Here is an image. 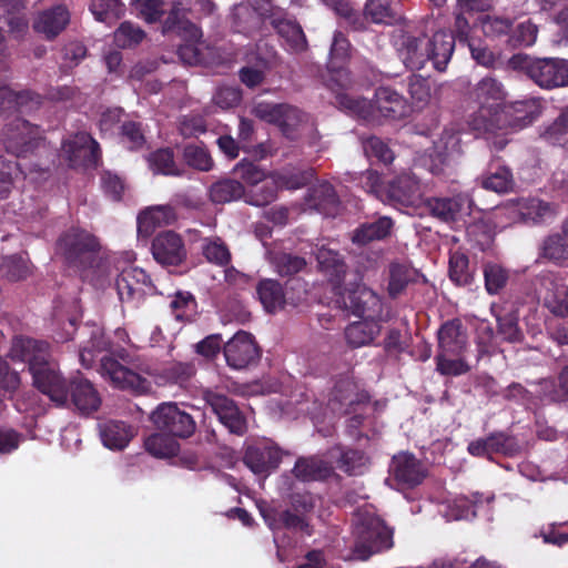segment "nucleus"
<instances>
[{"label":"nucleus","instance_id":"1","mask_svg":"<svg viewBox=\"0 0 568 568\" xmlns=\"http://www.w3.org/2000/svg\"><path fill=\"white\" fill-rule=\"evenodd\" d=\"M9 357L14 362L27 363L34 387L58 406L71 402L82 415H90L100 408L101 396L89 379L81 375L65 379L60 375L48 343L17 336L12 339Z\"/></svg>","mask_w":568,"mask_h":568},{"label":"nucleus","instance_id":"2","mask_svg":"<svg viewBox=\"0 0 568 568\" xmlns=\"http://www.w3.org/2000/svg\"><path fill=\"white\" fill-rule=\"evenodd\" d=\"M316 260L320 271L337 291L338 305L362 318L346 327L347 343L353 347L369 344L379 333V297L365 285L356 283L357 275L347 273V266L338 251H317Z\"/></svg>","mask_w":568,"mask_h":568},{"label":"nucleus","instance_id":"3","mask_svg":"<svg viewBox=\"0 0 568 568\" xmlns=\"http://www.w3.org/2000/svg\"><path fill=\"white\" fill-rule=\"evenodd\" d=\"M424 28L415 31H402L396 38L398 55L405 67L412 71L422 70L432 62L437 71H445L455 50V38L448 31L439 29L428 36Z\"/></svg>","mask_w":568,"mask_h":568},{"label":"nucleus","instance_id":"4","mask_svg":"<svg viewBox=\"0 0 568 568\" xmlns=\"http://www.w3.org/2000/svg\"><path fill=\"white\" fill-rule=\"evenodd\" d=\"M354 547L351 559L366 560L373 554L393 547V530L372 507L356 511L353 520Z\"/></svg>","mask_w":568,"mask_h":568},{"label":"nucleus","instance_id":"5","mask_svg":"<svg viewBox=\"0 0 568 568\" xmlns=\"http://www.w3.org/2000/svg\"><path fill=\"white\" fill-rule=\"evenodd\" d=\"M467 121L468 128L476 136L494 134L498 131L519 130L529 125L534 115L525 111V102H515L506 110H490L488 106L477 105Z\"/></svg>","mask_w":568,"mask_h":568},{"label":"nucleus","instance_id":"6","mask_svg":"<svg viewBox=\"0 0 568 568\" xmlns=\"http://www.w3.org/2000/svg\"><path fill=\"white\" fill-rule=\"evenodd\" d=\"M511 61L542 89L568 87V61L565 59L514 55Z\"/></svg>","mask_w":568,"mask_h":568},{"label":"nucleus","instance_id":"7","mask_svg":"<svg viewBox=\"0 0 568 568\" xmlns=\"http://www.w3.org/2000/svg\"><path fill=\"white\" fill-rule=\"evenodd\" d=\"M42 142L40 128L21 118H14L2 131L3 146L16 158L32 154Z\"/></svg>","mask_w":568,"mask_h":568},{"label":"nucleus","instance_id":"8","mask_svg":"<svg viewBox=\"0 0 568 568\" xmlns=\"http://www.w3.org/2000/svg\"><path fill=\"white\" fill-rule=\"evenodd\" d=\"M383 202L397 209H416L423 202L419 179L412 172H403L386 182Z\"/></svg>","mask_w":568,"mask_h":568},{"label":"nucleus","instance_id":"9","mask_svg":"<svg viewBox=\"0 0 568 568\" xmlns=\"http://www.w3.org/2000/svg\"><path fill=\"white\" fill-rule=\"evenodd\" d=\"M61 150L70 168L97 165L101 159L100 144L87 132L63 140Z\"/></svg>","mask_w":568,"mask_h":568},{"label":"nucleus","instance_id":"10","mask_svg":"<svg viewBox=\"0 0 568 568\" xmlns=\"http://www.w3.org/2000/svg\"><path fill=\"white\" fill-rule=\"evenodd\" d=\"M154 425L175 437H189L194 433L193 418L172 403L161 404L152 414Z\"/></svg>","mask_w":568,"mask_h":568},{"label":"nucleus","instance_id":"11","mask_svg":"<svg viewBox=\"0 0 568 568\" xmlns=\"http://www.w3.org/2000/svg\"><path fill=\"white\" fill-rule=\"evenodd\" d=\"M206 403L212 407L220 422L231 432L243 435L246 430V420L234 404L226 396L206 390L204 393Z\"/></svg>","mask_w":568,"mask_h":568},{"label":"nucleus","instance_id":"12","mask_svg":"<svg viewBox=\"0 0 568 568\" xmlns=\"http://www.w3.org/2000/svg\"><path fill=\"white\" fill-rule=\"evenodd\" d=\"M100 371L102 376L109 379L115 387L130 388L136 392H144L149 387L146 381L141 375L111 356H105L101 359Z\"/></svg>","mask_w":568,"mask_h":568},{"label":"nucleus","instance_id":"13","mask_svg":"<svg viewBox=\"0 0 568 568\" xmlns=\"http://www.w3.org/2000/svg\"><path fill=\"white\" fill-rule=\"evenodd\" d=\"M224 356L230 367L242 369L257 358L258 352L253 336L237 332L224 346Z\"/></svg>","mask_w":568,"mask_h":568},{"label":"nucleus","instance_id":"14","mask_svg":"<svg viewBox=\"0 0 568 568\" xmlns=\"http://www.w3.org/2000/svg\"><path fill=\"white\" fill-rule=\"evenodd\" d=\"M282 459L281 449L272 443H261L247 447L244 464L256 475L267 476L277 468Z\"/></svg>","mask_w":568,"mask_h":568},{"label":"nucleus","instance_id":"15","mask_svg":"<svg viewBox=\"0 0 568 568\" xmlns=\"http://www.w3.org/2000/svg\"><path fill=\"white\" fill-rule=\"evenodd\" d=\"M329 57L335 72L327 82V87L337 91L349 83L348 72L343 68V64L351 57V42L342 31H335L334 33Z\"/></svg>","mask_w":568,"mask_h":568},{"label":"nucleus","instance_id":"16","mask_svg":"<svg viewBox=\"0 0 568 568\" xmlns=\"http://www.w3.org/2000/svg\"><path fill=\"white\" fill-rule=\"evenodd\" d=\"M473 201L469 195L459 193L452 197H433L427 205L432 214L442 221L454 222L470 214Z\"/></svg>","mask_w":568,"mask_h":568},{"label":"nucleus","instance_id":"17","mask_svg":"<svg viewBox=\"0 0 568 568\" xmlns=\"http://www.w3.org/2000/svg\"><path fill=\"white\" fill-rule=\"evenodd\" d=\"M305 205L325 216H335L339 207V197L335 187L327 181L312 185L304 197Z\"/></svg>","mask_w":568,"mask_h":568},{"label":"nucleus","instance_id":"18","mask_svg":"<svg viewBox=\"0 0 568 568\" xmlns=\"http://www.w3.org/2000/svg\"><path fill=\"white\" fill-rule=\"evenodd\" d=\"M176 220L175 209L171 205H156L143 210L136 219L139 239L150 237L162 225H170Z\"/></svg>","mask_w":568,"mask_h":568},{"label":"nucleus","instance_id":"19","mask_svg":"<svg viewBox=\"0 0 568 568\" xmlns=\"http://www.w3.org/2000/svg\"><path fill=\"white\" fill-rule=\"evenodd\" d=\"M70 13L64 6H54L42 11L33 22V29L47 40L55 39L69 24Z\"/></svg>","mask_w":568,"mask_h":568},{"label":"nucleus","instance_id":"20","mask_svg":"<svg viewBox=\"0 0 568 568\" xmlns=\"http://www.w3.org/2000/svg\"><path fill=\"white\" fill-rule=\"evenodd\" d=\"M515 206L520 220L528 224L545 223L558 214L556 204L538 197H520Z\"/></svg>","mask_w":568,"mask_h":568},{"label":"nucleus","instance_id":"21","mask_svg":"<svg viewBox=\"0 0 568 568\" xmlns=\"http://www.w3.org/2000/svg\"><path fill=\"white\" fill-rule=\"evenodd\" d=\"M471 99L477 105L488 106L490 110H506V93L503 84L491 77L483 78L473 89Z\"/></svg>","mask_w":568,"mask_h":568},{"label":"nucleus","instance_id":"22","mask_svg":"<svg viewBox=\"0 0 568 568\" xmlns=\"http://www.w3.org/2000/svg\"><path fill=\"white\" fill-rule=\"evenodd\" d=\"M374 104L381 115L397 120L406 116L409 111L406 99L389 87H379L374 94Z\"/></svg>","mask_w":568,"mask_h":568},{"label":"nucleus","instance_id":"23","mask_svg":"<svg viewBox=\"0 0 568 568\" xmlns=\"http://www.w3.org/2000/svg\"><path fill=\"white\" fill-rule=\"evenodd\" d=\"M392 471L396 480L407 486L420 484L426 476L425 466L406 453L393 457Z\"/></svg>","mask_w":568,"mask_h":568},{"label":"nucleus","instance_id":"24","mask_svg":"<svg viewBox=\"0 0 568 568\" xmlns=\"http://www.w3.org/2000/svg\"><path fill=\"white\" fill-rule=\"evenodd\" d=\"M393 225L392 219L387 216L362 223L353 231L352 242L356 245L364 246L375 241H382L390 235Z\"/></svg>","mask_w":568,"mask_h":568},{"label":"nucleus","instance_id":"25","mask_svg":"<svg viewBox=\"0 0 568 568\" xmlns=\"http://www.w3.org/2000/svg\"><path fill=\"white\" fill-rule=\"evenodd\" d=\"M164 34L175 33L189 40L201 37L200 29L186 18V12L180 4H174L162 24Z\"/></svg>","mask_w":568,"mask_h":568},{"label":"nucleus","instance_id":"26","mask_svg":"<svg viewBox=\"0 0 568 568\" xmlns=\"http://www.w3.org/2000/svg\"><path fill=\"white\" fill-rule=\"evenodd\" d=\"M439 352L445 354H464L467 346V338L458 322H447L442 325L438 332Z\"/></svg>","mask_w":568,"mask_h":568},{"label":"nucleus","instance_id":"27","mask_svg":"<svg viewBox=\"0 0 568 568\" xmlns=\"http://www.w3.org/2000/svg\"><path fill=\"white\" fill-rule=\"evenodd\" d=\"M103 445L110 449H123L134 435L131 426L123 422H108L100 428Z\"/></svg>","mask_w":568,"mask_h":568},{"label":"nucleus","instance_id":"28","mask_svg":"<svg viewBox=\"0 0 568 568\" xmlns=\"http://www.w3.org/2000/svg\"><path fill=\"white\" fill-rule=\"evenodd\" d=\"M245 193L244 185L235 179H221L209 187V197L215 204H225L237 201Z\"/></svg>","mask_w":568,"mask_h":568},{"label":"nucleus","instance_id":"29","mask_svg":"<svg viewBox=\"0 0 568 568\" xmlns=\"http://www.w3.org/2000/svg\"><path fill=\"white\" fill-rule=\"evenodd\" d=\"M58 248H101L97 236L78 226H71L58 239Z\"/></svg>","mask_w":568,"mask_h":568},{"label":"nucleus","instance_id":"30","mask_svg":"<svg viewBox=\"0 0 568 568\" xmlns=\"http://www.w3.org/2000/svg\"><path fill=\"white\" fill-rule=\"evenodd\" d=\"M332 466L317 457L300 458L294 467V474L304 481L321 480L328 477Z\"/></svg>","mask_w":568,"mask_h":568},{"label":"nucleus","instance_id":"31","mask_svg":"<svg viewBox=\"0 0 568 568\" xmlns=\"http://www.w3.org/2000/svg\"><path fill=\"white\" fill-rule=\"evenodd\" d=\"M150 170L154 174L180 176L182 170L178 166L174 160V152L170 148H161L151 152L148 156Z\"/></svg>","mask_w":568,"mask_h":568},{"label":"nucleus","instance_id":"32","mask_svg":"<svg viewBox=\"0 0 568 568\" xmlns=\"http://www.w3.org/2000/svg\"><path fill=\"white\" fill-rule=\"evenodd\" d=\"M393 0H366L363 19L376 24H392L396 13L392 7Z\"/></svg>","mask_w":568,"mask_h":568},{"label":"nucleus","instance_id":"33","mask_svg":"<svg viewBox=\"0 0 568 568\" xmlns=\"http://www.w3.org/2000/svg\"><path fill=\"white\" fill-rule=\"evenodd\" d=\"M257 295L263 307L274 313L284 305V293L281 285L273 280H264L257 286Z\"/></svg>","mask_w":568,"mask_h":568},{"label":"nucleus","instance_id":"34","mask_svg":"<svg viewBox=\"0 0 568 568\" xmlns=\"http://www.w3.org/2000/svg\"><path fill=\"white\" fill-rule=\"evenodd\" d=\"M90 10L98 21L111 26L124 14L125 6L121 0H92Z\"/></svg>","mask_w":568,"mask_h":568},{"label":"nucleus","instance_id":"35","mask_svg":"<svg viewBox=\"0 0 568 568\" xmlns=\"http://www.w3.org/2000/svg\"><path fill=\"white\" fill-rule=\"evenodd\" d=\"M267 260L280 275L297 273L306 264L304 258L287 251H268Z\"/></svg>","mask_w":568,"mask_h":568},{"label":"nucleus","instance_id":"36","mask_svg":"<svg viewBox=\"0 0 568 568\" xmlns=\"http://www.w3.org/2000/svg\"><path fill=\"white\" fill-rule=\"evenodd\" d=\"M477 500L470 501L467 497H456L442 505L440 514L450 520L470 519L476 516L475 506Z\"/></svg>","mask_w":568,"mask_h":568},{"label":"nucleus","instance_id":"37","mask_svg":"<svg viewBox=\"0 0 568 568\" xmlns=\"http://www.w3.org/2000/svg\"><path fill=\"white\" fill-rule=\"evenodd\" d=\"M272 24L276 32L288 42L292 49L304 50L306 48V37L297 22L287 19H274Z\"/></svg>","mask_w":568,"mask_h":568},{"label":"nucleus","instance_id":"38","mask_svg":"<svg viewBox=\"0 0 568 568\" xmlns=\"http://www.w3.org/2000/svg\"><path fill=\"white\" fill-rule=\"evenodd\" d=\"M494 226L483 220L470 223L466 229V236L471 248H489L495 240Z\"/></svg>","mask_w":568,"mask_h":568},{"label":"nucleus","instance_id":"39","mask_svg":"<svg viewBox=\"0 0 568 568\" xmlns=\"http://www.w3.org/2000/svg\"><path fill=\"white\" fill-rule=\"evenodd\" d=\"M480 185L488 191L507 193L514 186L513 173L506 166H498L496 171H489L486 175L481 176Z\"/></svg>","mask_w":568,"mask_h":568},{"label":"nucleus","instance_id":"40","mask_svg":"<svg viewBox=\"0 0 568 568\" xmlns=\"http://www.w3.org/2000/svg\"><path fill=\"white\" fill-rule=\"evenodd\" d=\"M183 160L192 169L209 172L214 166V161L204 145L186 144L183 149Z\"/></svg>","mask_w":568,"mask_h":568},{"label":"nucleus","instance_id":"41","mask_svg":"<svg viewBox=\"0 0 568 568\" xmlns=\"http://www.w3.org/2000/svg\"><path fill=\"white\" fill-rule=\"evenodd\" d=\"M145 448L151 455L165 458L179 452V443L169 434H153L146 438Z\"/></svg>","mask_w":568,"mask_h":568},{"label":"nucleus","instance_id":"42","mask_svg":"<svg viewBox=\"0 0 568 568\" xmlns=\"http://www.w3.org/2000/svg\"><path fill=\"white\" fill-rule=\"evenodd\" d=\"M306 120L307 114L305 112L296 106L284 103L278 128L286 138L293 140L295 139L297 128Z\"/></svg>","mask_w":568,"mask_h":568},{"label":"nucleus","instance_id":"43","mask_svg":"<svg viewBox=\"0 0 568 568\" xmlns=\"http://www.w3.org/2000/svg\"><path fill=\"white\" fill-rule=\"evenodd\" d=\"M356 385L351 381H342L338 383L334 390V398L329 400V407L332 410H336V406L341 407L347 405V407H353L355 404L361 405L363 399L366 396L361 395V397L355 394Z\"/></svg>","mask_w":568,"mask_h":568},{"label":"nucleus","instance_id":"44","mask_svg":"<svg viewBox=\"0 0 568 568\" xmlns=\"http://www.w3.org/2000/svg\"><path fill=\"white\" fill-rule=\"evenodd\" d=\"M120 140L130 151L142 149L146 143L142 123L124 121L120 126Z\"/></svg>","mask_w":568,"mask_h":568},{"label":"nucleus","instance_id":"45","mask_svg":"<svg viewBox=\"0 0 568 568\" xmlns=\"http://www.w3.org/2000/svg\"><path fill=\"white\" fill-rule=\"evenodd\" d=\"M551 286L544 296L545 306L555 315L568 316V288L557 284Z\"/></svg>","mask_w":568,"mask_h":568},{"label":"nucleus","instance_id":"46","mask_svg":"<svg viewBox=\"0 0 568 568\" xmlns=\"http://www.w3.org/2000/svg\"><path fill=\"white\" fill-rule=\"evenodd\" d=\"M145 37V32L129 21L122 22L114 32V43L116 47L126 49L138 45Z\"/></svg>","mask_w":568,"mask_h":568},{"label":"nucleus","instance_id":"47","mask_svg":"<svg viewBox=\"0 0 568 568\" xmlns=\"http://www.w3.org/2000/svg\"><path fill=\"white\" fill-rule=\"evenodd\" d=\"M362 144L367 158L375 159L376 161L384 164H389L393 162L394 152L381 138L371 135L363 139Z\"/></svg>","mask_w":568,"mask_h":568},{"label":"nucleus","instance_id":"48","mask_svg":"<svg viewBox=\"0 0 568 568\" xmlns=\"http://www.w3.org/2000/svg\"><path fill=\"white\" fill-rule=\"evenodd\" d=\"M538 29L530 21L519 23L510 31L508 37V44L513 48H527L531 47L537 39Z\"/></svg>","mask_w":568,"mask_h":568},{"label":"nucleus","instance_id":"49","mask_svg":"<svg viewBox=\"0 0 568 568\" xmlns=\"http://www.w3.org/2000/svg\"><path fill=\"white\" fill-rule=\"evenodd\" d=\"M170 305L178 321H192L196 313V302L189 292L176 293Z\"/></svg>","mask_w":568,"mask_h":568},{"label":"nucleus","instance_id":"50","mask_svg":"<svg viewBox=\"0 0 568 568\" xmlns=\"http://www.w3.org/2000/svg\"><path fill=\"white\" fill-rule=\"evenodd\" d=\"M21 9V0H0V19H4L12 31H22L27 28L24 19L18 16Z\"/></svg>","mask_w":568,"mask_h":568},{"label":"nucleus","instance_id":"51","mask_svg":"<svg viewBox=\"0 0 568 568\" xmlns=\"http://www.w3.org/2000/svg\"><path fill=\"white\" fill-rule=\"evenodd\" d=\"M437 371L442 375L457 376L469 371V366L464 361L463 355L438 353L436 356Z\"/></svg>","mask_w":568,"mask_h":568},{"label":"nucleus","instance_id":"52","mask_svg":"<svg viewBox=\"0 0 568 568\" xmlns=\"http://www.w3.org/2000/svg\"><path fill=\"white\" fill-rule=\"evenodd\" d=\"M449 276L458 285H466L470 281L468 258L463 251H454L449 257Z\"/></svg>","mask_w":568,"mask_h":568},{"label":"nucleus","instance_id":"53","mask_svg":"<svg viewBox=\"0 0 568 568\" xmlns=\"http://www.w3.org/2000/svg\"><path fill=\"white\" fill-rule=\"evenodd\" d=\"M483 31L486 37L499 39L510 34L514 21L510 18L487 16L481 22Z\"/></svg>","mask_w":568,"mask_h":568},{"label":"nucleus","instance_id":"54","mask_svg":"<svg viewBox=\"0 0 568 568\" xmlns=\"http://www.w3.org/2000/svg\"><path fill=\"white\" fill-rule=\"evenodd\" d=\"M326 6L344 18L354 30L365 28L362 14L353 8L349 0H332Z\"/></svg>","mask_w":568,"mask_h":568},{"label":"nucleus","instance_id":"55","mask_svg":"<svg viewBox=\"0 0 568 568\" xmlns=\"http://www.w3.org/2000/svg\"><path fill=\"white\" fill-rule=\"evenodd\" d=\"M207 131L206 120L201 114H186L180 119L179 132L185 138H197Z\"/></svg>","mask_w":568,"mask_h":568},{"label":"nucleus","instance_id":"56","mask_svg":"<svg viewBox=\"0 0 568 568\" xmlns=\"http://www.w3.org/2000/svg\"><path fill=\"white\" fill-rule=\"evenodd\" d=\"M18 172H21V168L16 160H7L0 155V199L7 197L13 176Z\"/></svg>","mask_w":568,"mask_h":568},{"label":"nucleus","instance_id":"57","mask_svg":"<svg viewBox=\"0 0 568 568\" xmlns=\"http://www.w3.org/2000/svg\"><path fill=\"white\" fill-rule=\"evenodd\" d=\"M213 100L223 110L235 108L242 101V90L239 87L222 85L216 90Z\"/></svg>","mask_w":568,"mask_h":568},{"label":"nucleus","instance_id":"58","mask_svg":"<svg viewBox=\"0 0 568 568\" xmlns=\"http://www.w3.org/2000/svg\"><path fill=\"white\" fill-rule=\"evenodd\" d=\"M20 384L19 373L13 371L8 363L0 361V390L11 398L20 387Z\"/></svg>","mask_w":568,"mask_h":568},{"label":"nucleus","instance_id":"59","mask_svg":"<svg viewBox=\"0 0 568 568\" xmlns=\"http://www.w3.org/2000/svg\"><path fill=\"white\" fill-rule=\"evenodd\" d=\"M368 464V458L359 450H346L341 456V467L352 474H362Z\"/></svg>","mask_w":568,"mask_h":568},{"label":"nucleus","instance_id":"60","mask_svg":"<svg viewBox=\"0 0 568 568\" xmlns=\"http://www.w3.org/2000/svg\"><path fill=\"white\" fill-rule=\"evenodd\" d=\"M568 126L558 115L541 133V139L551 145L564 146L567 142Z\"/></svg>","mask_w":568,"mask_h":568},{"label":"nucleus","instance_id":"61","mask_svg":"<svg viewBox=\"0 0 568 568\" xmlns=\"http://www.w3.org/2000/svg\"><path fill=\"white\" fill-rule=\"evenodd\" d=\"M1 270L12 281L22 280L30 273L29 262L22 255H13Z\"/></svg>","mask_w":568,"mask_h":568},{"label":"nucleus","instance_id":"62","mask_svg":"<svg viewBox=\"0 0 568 568\" xmlns=\"http://www.w3.org/2000/svg\"><path fill=\"white\" fill-rule=\"evenodd\" d=\"M486 290L489 294L497 293L507 281L505 270L496 264L487 265L484 271Z\"/></svg>","mask_w":568,"mask_h":568},{"label":"nucleus","instance_id":"63","mask_svg":"<svg viewBox=\"0 0 568 568\" xmlns=\"http://www.w3.org/2000/svg\"><path fill=\"white\" fill-rule=\"evenodd\" d=\"M408 93L417 103H426L430 97L427 79L420 75H410L408 78Z\"/></svg>","mask_w":568,"mask_h":568},{"label":"nucleus","instance_id":"64","mask_svg":"<svg viewBox=\"0 0 568 568\" xmlns=\"http://www.w3.org/2000/svg\"><path fill=\"white\" fill-rule=\"evenodd\" d=\"M163 0H136V9L141 18L153 23L163 16Z\"/></svg>","mask_w":568,"mask_h":568}]
</instances>
